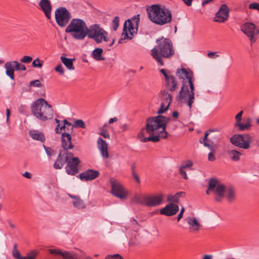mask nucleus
<instances>
[{
	"instance_id": "1",
	"label": "nucleus",
	"mask_w": 259,
	"mask_h": 259,
	"mask_svg": "<svg viewBox=\"0 0 259 259\" xmlns=\"http://www.w3.org/2000/svg\"><path fill=\"white\" fill-rule=\"evenodd\" d=\"M169 119V117L160 115L149 117L146 120L145 127L138 134V138L142 142H157L160 138H166L165 126Z\"/></svg>"
},
{
	"instance_id": "2",
	"label": "nucleus",
	"mask_w": 259,
	"mask_h": 259,
	"mask_svg": "<svg viewBox=\"0 0 259 259\" xmlns=\"http://www.w3.org/2000/svg\"><path fill=\"white\" fill-rule=\"evenodd\" d=\"M179 78L182 79L179 91V103L186 104L191 109L195 99L193 72L189 68L182 67L179 69Z\"/></svg>"
},
{
	"instance_id": "3",
	"label": "nucleus",
	"mask_w": 259,
	"mask_h": 259,
	"mask_svg": "<svg viewBox=\"0 0 259 259\" xmlns=\"http://www.w3.org/2000/svg\"><path fill=\"white\" fill-rule=\"evenodd\" d=\"M148 18L153 23L163 25L170 22L172 14L168 9L160 5H152L146 9Z\"/></svg>"
},
{
	"instance_id": "4",
	"label": "nucleus",
	"mask_w": 259,
	"mask_h": 259,
	"mask_svg": "<svg viewBox=\"0 0 259 259\" xmlns=\"http://www.w3.org/2000/svg\"><path fill=\"white\" fill-rule=\"evenodd\" d=\"M157 46H155L151 50V55L160 65H164L162 57L168 58L174 55L175 51L171 42L169 39L161 38L157 40Z\"/></svg>"
},
{
	"instance_id": "5",
	"label": "nucleus",
	"mask_w": 259,
	"mask_h": 259,
	"mask_svg": "<svg viewBox=\"0 0 259 259\" xmlns=\"http://www.w3.org/2000/svg\"><path fill=\"white\" fill-rule=\"evenodd\" d=\"M32 114L41 121H46L53 118L54 110L52 106L43 98H39L31 106Z\"/></svg>"
},
{
	"instance_id": "6",
	"label": "nucleus",
	"mask_w": 259,
	"mask_h": 259,
	"mask_svg": "<svg viewBox=\"0 0 259 259\" xmlns=\"http://www.w3.org/2000/svg\"><path fill=\"white\" fill-rule=\"evenodd\" d=\"M88 27L86 23L81 19H73L65 29L67 33L77 40H82L87 36Z\"/></svg>"
},
{
	"instance_id": "7",
	"label": "nucleus",
	"mask_w": 259,
	"mask_h": 259,
	"mask_svg": "<svg viewBox=\"0 0 259 259\" xmlns=\"http://www.w3.org/2000/svg\"><path fill=\"white\" fill-rule=\"evenodd\" d=\"M139 22L140 15L138 14L124 22L122 34V37L119 39V44H122L125 39H132L134 35L137 33Z\"/></svg>"
},
{
	"instance_id": "8",
	"label": "nucleus",
	"mask_w": 259,
	"mask_h": 259,
	"mask_svg": "<svg viewBox=\"0 0 259 259\" xmlns=\"http://www.w3.org/2000/svg\"><path fill=\"white\" fill-rule=\"evenodd\" d=\"M87 36L89 38L93 39L97 44H100L103 41L108 42L109 41L107 32L98 24L90 26L88 29Z\"/></svg>"
},
{
	"instance_id": "9",
	"label": "nucleus",
	"mask_w": 259,
	"mask_h": 259,
	"mask_svg": "<svg viewBox=\"0 0 259 259\" xmlns=\"http://www.w3.org/2000/svg\"><path fill=\"white\" fill-rule=\"evenodd\" d=\"M252 140V137L247 134H235L230 139L232 145L243 149H248L250 148Z\"/></svg>"
},
{
	"instance_id": "10",
	"label": "nucleus",
	"mask_w": 259,
	"mask_h": 259,
	"mask_svg": "<svg viewBox=\"0 0 259 259\" xmlns=\"http://www.w3.org/2000/svg\"><path fill=\"white\" fill-rule=\"evenodd\" d=\"M110 182L111 187V193L113 195L121 199H125L127 197L128 192L120 182L114 179H110Z\"/></svg>"
},
{
	"instance_id": "11",
	"label": "nucleus",
	"mask_w": 259,
	"mask_h": 259,
	"mask_svg": "<svg viewBox=\"0 0 259 259\" xmlns=\"http://www.w3.org/2000/svg\"><path fill=\"white\" fill-rule=\"evenodd\" d=\"M55 19L58 25L64 27L71 18L69 11L64 7H60L55 11Z\"/></svg>"
},
{
	"instance_id": "12",
	"label": "nucleus",
	"mask_w": 259,
	"mask_h": 259,
	"mask_svg": "<svg viewBox=\"0 0 259 259\" xmlns=\"http://www.w3.org/2000/svg\"><path fill=\"white\" fill-rule=\"evenodd\" d=\"M69 158L67 162V166L65 167L66 173L68 175L74 176L79 172L78 165L80 160L78 158L74 157L73 154L70 152Z\"/></svg>"
},
{
	"instance_id": "13",
	"label": "nucleus",
	"mask_w": 259,
	"mask_h": 259,
	"mask_svg": "<svg viewBox=\"0 0 259 259\" xmlns=\"http://www.w3.org/2000/svg\"><path fill=\"white\" fill-rule=\"evenodd\" d=\"M256 29V26L250 22H245L241 26V31L248 37L251 45L257 39L256 37H254Z\"/></svg>"
},
{
	"instance_id": "14",
	"label": "nucleus",
	"mask_w": 259,
	"mask_h": 259,
	"mask_svg": "<svg viewBox=\"0 0 259 259\" xmlns=\"http://www.w3.org/2000/svg\"><path fill=\"white\" fill-rule=\"evenodd\" d=\"M160 72L164 75L166 88L170 92L174 91L177 87V81L171 73L165 69H161Z\"/></svg>"
},
{
	"instance_id": "15",
	"label": "nucleus",
	"mask_w": 259,
	"mask_h": 259,
	"mask_svg": "<svg viewBox=\"0 0 259 259\" xmlns=\"http://www.w3.org/2000/svg\"><path fill=\"white\" fill-rule=\"evenodd\" d=\"M145 205L152 207L161 204L164 200V195L158 193L154 195L144 196Z\"/></svg>"
},
{
	"instance_id": "16",
	"label": "nucleus",
	"mask_w": 259,
	"mask_h": 259,
	"mask_svg": "<svg viewBox=\"0 0 259 259\" xmlns=\"http://www.w3.org/2000/svg\"><path fill=\"white\" fill-rule=\"evenodd\" d=\"M229 11L230 10L227 5H222L216 13L213 21L218 23L225 22L229 17Z\"/></svg>"
},
{
	"instance_id": "17",
	"label": "nucleus",
	"mask_w": 259,
	"mask_h": 259,
	"mask_svg": "<svg viewBox=\"0 0 259 259\" xmlns=\"http://www.w3.org/2000/svg\"><path fill=\"white\" fill-rule=\"evenodd\" d=\"M160 98L162 101L160 108L157 111V113L158 114H162L167 110L170 105L172 97L170 93L164 90L161 92Z\"/></svg>"
},
{
	"instance_id": "18",
	"label": "nucleus",
	"mask_w": 259,
	"mask_h": 259,
	"mask_svg": "<svg viewBox=\"0 0 259 259\" xmlns=\"http://www.w3.org/2000/svg\"><path fill=\"white\" fill-rule=\"evenodd\" d=\"M70 152H68L67 151L63 150L60 151L58 157L55 161L53 167L55 169H61L65 164L67 163L69 157V154Z\"/></svg>"
},
{
	"instance_id": "19",
	"label": "nucleus",
	"mask_w": 259,
	"mask_h": 259,
	"mask_svg": "<svg viewBox=\"0 0 259 259\" xmlns=\"http://www.w3.org/2000/svg\"><path fill=\"white\" fill-rule=\"evenodd\" d=\"M226 187L224 185L219 183L217 180L216 186L213 190V192L215 194V200L216 201L221 202L225 196V192Z\"/></svg>"
},
{
	"instance_id": "20",
	"label": "nucleus",
	"mask_w": 259,
	"mask_h": 259,
	"mask_svg": "<svg viewBox=\"0 0 259 259\" xmlns=\"http://www.w3.org/2000/svg\"><path fill=\"white\" fill-rule=\"evenodd\" d=\"M99 176V172L98 170L93 169H88L80 173L78 177L81 181H91Z\"/></svg>"
},
{
	"instance_id": "21",
	"label": "nucleus",
	"mask_w": 259,
	"mask_h": 259,
	"mask_svg": "<svg viewBox=\"0 0 259 259\" xmlns=\"http://www.w3.org/2000/svg\"><path fill=\"white\" fill-rule=\"evenodd\" d=\"M41 10L44 12L46 17L50 19L51 17L52 6L49 0H40L38 3Z\"/></svg>"
},
{
	"instance_id": "22",
	"label": "nucleus",
	"mask_w": 259,
	"mask_h": 259,
	"mask_svg": "<svg viewBox=\"0 0 259 259\" xmlns=\"http://www.w3.org/2000/svg\"><path fill=\"white\" fill-rule=\"evenodd\" d=\"M178 211V206L172 203H169L160 210L161 214L166 216H171L177 213Z\"/></svg>"
},
{
	"instance_id": "23",
	"label": "nucleus",
	"mask_w": 259,
	"mask_h": 259,
	"mask_svg": "<svg viewBox=\"0 0 259 259\" xmlns=\"http://www.w3.org/2000/svg\"><path fill=\"white\" fill-rule=\"evenodd\" d=\"M108 145L107 143H106L105 141L103 140L101 137H99L98 139V148L100 151L102 156L104 158H108L109 157Z\"/></svg>"
},
{
	"instance_id": "24",
	"label": "nucleus",
	"mask_w": 259,
	"mask_h": 259,
	"mask_svg": "<svg viewBox=\"0 0 259 259\" xmlns=\"http://www.w3.org/2000/svg\"><path fill=\"white\" fill-rule=\"evenodd\" d=\"M187 222L190 232L195 233L199 231L201 225L196 218L189 217L187 219Z\"/></svg>"
},
{
	"instance_id": "25",
	"label": "nucleus",
	"mask_w": 259,
	"mask_h": 259,
	"mask_svg": "<svg viewBox=\"0 0 259 259\" xmlns=\"http://www.w3.org/2000/svg\"><path fill=\"white\" fill-rule=\"evenodd\" d=\"M62 146L64 148V150L66 151L73 148V145L71 143V137L69 133L66 132L62 133Z\"/></svg>"
},
{
	"instance_id": "26",
	"label": "nucleus",
	"mask_w": 259,
	"mask_h": 259,
	"mask_svg": "<svg viewBox=\"0 0 259 259\" xmlns=\"http://www.w3.org/2000/svg\"><path fill=\"white\" fill-rule=\"evenodd\" d=\"M6 69V74L12 80L14 79V71L15 68V62L8 61L7 62L4 66Z\"/></svg>"
},
{
	"instance_id": "27",
	"label": "nucleus",
	"mask_w": 259,
	"mask_h": 259,
	"mask_svg": "<svg viewBox=\"0 0 259 259\" xmlns=\"http://www.w3.org/2000/svg\"><path fill=\"white\" fill-rule=\"evenodd\" d=\"M29 135L31 138L35 140L39 141L42 143L45 142L46 140L45 135L39 131L31 130L29 132Z\"/></svg>"
},
{
	"instance_id": "28",
	"label": "nucleus",
	"mask_w": 259,
	"mask_h": 259,
	"mask_svg": "<svg viewBox=\"0 0 259 259\" xmlns=\"http://www.w3.org/2000/svg\"><path fill=\"white\" fill-rule=\"evenodd\" d=\"M69 196L73 199L72 203L75 207L79 209H82L85 208V204L84 201L81 199L79 197L72 196L71 195H69Z\"/></svg>"
},
{
	"instance_id": "29",
	"label": "nucleus",
	"mask_w": 259,
	"mask_h": 259,
	"mask_svg": "<svg viewBox=\"0 0 259 259\" xmlns=\"http://www.w3.org/2000/svg\"><path fill=\"white\" fill-rule=\"evenodd\" d=\"M225 194H226V198L229 202L231 203L233 202L235 199V192L233 187H227Z\"/></svg>"
},
{
	"instance_id": "30",
	"label": "nucleus",
	"mask_w": 259,
	"mask_h": 259,
	"mask_svg": "<svg viewBox=\"0 0 259 259\" xmlns=\"http://www.w3.org/2000/svg\"><path fill=\"white\" fill-rule=\"evenodd\" d=\"M61 60L63 64L66 68L70 70H73L74 67L73 66V61L75 60L74 58H67L64 56H61Z\"/></svg>"
},
{
	"instance_id": "31",
	"label": "nucleus",
	"mask_w": 259,
	"mask_h": 259,
	"mask_svg": "<svg viewBox=\"0 0 259 259\" xmlns=\"http://www.w3.org/2000/svg\"><path fill=\"white\" fill-rule=\"evenodd\" d=\"M103 50L101 48L95 49L92 53L93 58L97 61H104L105 58L103 57L102 55L103 53Z\"/></svg>"
},
{
	"instance_id": "32",
	"label": "nucleus",
	"mask_w": 259,
	"mask_h": 259,
	"mask_svg": "<svg viewBox=\"0 0 259 259\" xmlns=\"http://www.w3.org/2000/svg\"><path fill=\"white\" fill-rule=\"evenodd\" d=\"M235 126L238 127L239 130L241 131L248 130L251 126V120L250 118H247L244 123L241 122Z\"/></svg>"
},
{
	"instance_id": "33",
	"label": "nucleus",
	"mask_w": 259,
	"mask_h": 259,
	"mask_svg": "<svg viewBox=\"0 0 259 259\" xmlns=\"http://www.w3.org/2000/svg\"><path fill=\"white\" fill-rule=\"evenodd\" d=\"M229 155L232 161H238L239 160L242 154L237 150H232L229 152Z\"/></svg>"
},
{
	"instance_id": "34",
	"label": "nucleus",
	"mask_w": 259,
	"mask_h": 259,
	"mask_svg": "<svg viewBox=\"0 0 259 259\" xmlns=\"http://www.w3.org/2000/svg\"><path fill=\"white\" fill-rule=\"evenodd\" d=\"M63 258L65 259H81L78 254L68 251H65L63 254Z\"/></svg>"
},
{
	"instance_id": "35",
	"label": "nucleus",
	"mask_w": 259,
	"mask_h": 259,
	"mask_svg": "<svg viewBox=\"0 0 259 259\" xmlns=\"http://www.w3.org/2000/svg\"><path fill=\"white\" fill-rule=\"evenodd\" d=\"M216 182H217V180H215V179H211L209 180L208 189L206 192V194L207 195H209L210 193V192H213V190L216 186Z\"/></svg>"
},
{
	"instance_id": "36",
	"label": "nucleus",
	"mask_w": 259,
	"mask_h": 259,
	"mask_svg": "<svg viewBox=\"0 0 259 259\" xmlns=\"http://www.w3.org/2000/svg\"><path fill=\"white\" fill-rule=\"evenodd\" d=\"M132 201L138 204L145 205L144 196L140 197L138 195L136 194L132 199Z\"/></svg>"
},
{
	"instance_id": "37",
	"label": "nucleus",
	"mask_w": 259,
	"mask_h": 259,
	"mask_svg": "<svg viewBox=\"0 0 259 259\" xmlns=\"http://www.w3.org/2000/svg\"><path fill=\"white\" fill-rule=\"evenodd\" d=\"M12 254L13 256L17 259H20L22 257L21 256L19 250L17 249V245L16 243L14 244L12 250Z\"/></svg>"
},
{
	"instance_id": "38",
	"label": "nucleus",
	"mask_w": 259,
	"mask_h": 259,
	"mask_svg": "<svg viewBox=\"0 0 259 259\" xmlns=\"http://www.w3.org/2000/svg\"><path fill=\"white\" fill-rule=\"evenodd\" d=\"M14 62L15 69L16 71H25L26 70V67L24 65L17 61H14Z\"/></svg>"
},
{
	"instance_id": "39",
	"label": "nucleus",
	"mask_w": 259,
	"mask_h": 259,
	"mask_svg": "<svg viewBox=\"0 0 259 259\" xmlns=\"http://www.w3.org/2000/svg\"><path fill=\"white\" fill-rule=\"evenodd\" d=\"M74 127L85 128V124L81 119H77L74 121L73 124Z\"/></svg>"
},
{
	"instance_id": "40",
	"label": "nucleus",
	"mask_w": 259,
	"mask_h": 259,
	"mask_svg": "<svg viewBox=\"0 0 259 259\" xmlns=\"http://www.w3.org/2000/svg\"><path fill=\"white\" fill-rule=\"evenodd\" d=\"M192 165H193V163L191 161L187 160V161H184L183 162H182V163L181 164V165L179 167V168L183 169H185L190 168V167H191L192 166Z\"/></svg>"
},
{
	"instance_id": "41",
	"label": "nucleus",
	"mask_w": 259,
	"mask_h": 259,
	"mask_svg": "<svg viewBox=\"0 0 259 259\" xmlns=\"http://www.w3.org/2000/svg\"><path fill=\"white\" fill-rule=\"evenodd\" d=\"M119 18L118 16H116L112 21V28L114 30L116 31L117 29L119 26Z\"/></svg>"
},
{
	"instance_id": "42",
	"label": "nucleus",
	"mask_w": 259,
	"mask_h": 259,
	"mask_svg": "<svg viewBox=\"0 0 259 259\" xmlns=\"http://www.w3.org/2000/svg\"><path fill=\"white\" fill-rule=\"evenodd\" d=\"M43 64V61L39 60L38 58L35 59L32 62V65L33 67L41 68Z\"/></svg>"
},
{
	"instance_id": "43",
	"label": "nucleus",
	"mask_w": 259,
	"mask_h": 259,
	"mask_svg": "<svg viewBox=\"0 0 259 259\" xmlns=\"http://www.w3.org/2000/svg\"><path fill=\"white\" fill-rule=\"evenodd\" d=\"M43 147L48 156L51 157L55 154L54 150L51 148L47 147L45 145H43Z\"/></svg>"
},
{
	"instance_id": "44",
	"label": "nucleus",
	"mask_w": 259,
	"mask_h": 259,
	"mask_svg": "<svg viewBox=\"0 0 259 259\" xmlns=\"http://www.w3.org/2000/svg\"><path fill=\"white\" fill-rule=\"evenodd\" d=\"M100 132L98 133V134L102 136L104 138L109 139L110 138V135L109 133L103 127H101L99 129Z\"/></svg>"
},
{
	"instance_id": "45",
	"label": "nucleus",
	"mask_w": 259,
	"mask_h": 259,
	"mask_svg": "<svg viewBox=\"0 0 259 259\" xmlns=\"http://www.w3.org/2000/svg\"><path fill=\"white\" fill-rule=\"evenodd\" d=\"M167 201L172 202H177L178 201V193H176L175 195H168Z\"/></svg>"
},
{
	"instance_id": "46",
	"label": "nucleus",
	"mask_w": 259,
	"mask_h": 259,
	"mask_svg": "<svg viewBox=\"0 0 259 259\" xmlns=\"http://www.w3.org/2000/svg\"><path fill=\"white\" fill-rule=\"evenodd\" d=\"M32 60V58L29 56H24L20 59V62L22 63H29Z\"/></svg>"
},
{
	"instance_id": "47",
	"label": "nucleus",
	"mask_w": 259,
	"mask_h": 259,
	"mask_svg": "<svg viewBox=\"0 0 259 259\" xmlns=\"http://www.w3.org/2000/svg\"><path fill=\"white\" fill-rule=\"evenodd\" d=\"M243 113V112L242 110L240 111L239 113H238L235 116L236 123L235 124V126L237 125V124L241 123Z\"/></svg>"
},
{
	"instance_id": "48",
	"label": "nucleus",
	"mask_w": 259,
	"mask_h": 259,
	"mask_svg": "<svg viewBox=\"0 0 259 259\" xmlns=\"http://www.w3.org/2000/svg\"><path fill=\"white\" fill-rule=\"evenodd\" d=\"M49 251L54 254H59L62 256L63 257V254L65 253L64 252H62L60 250L57 249H50L49 250Z\"/></svg>"
},
{
	"instance_id": "49",
	"label": "nucleus",
	"mask_w": 259,
	"mask_h": 259,
	"mask_svg": "<svg viewBox=\"0 0 259 259\" xmlns=\"http://www.w3.org/2000/svg\"><path fill=\"white\" fill-rule=\"evenodd\" d=\"M29 84L30 86L34 87H41L42 86L40 81L38 79L30 81Z\"/></svg>"
},
{
	"instance_id": "50",
	"label": "nucleus",
	"mask_w": 259,
	"mask_h": 259,
	"mask_svg": "<svg viewBox=\"0 0 259 259\" xmlns=\"http://www.w3.org/2000/svg\"><path fill=\"white\" fill-rule=\"evenodd\" d=\"M105 259H123V258L119 254H114L107 255Z\"/></svg>"
},
{
	"instance_id": "51",
	"label": "nucleus",
	"mask_w": 259,
	"mask_h": 259,
	"mask_svg": "<svg viewBox=\"0 0 259 259\" xmlns=\"http://www.w3.org/2000/svg\"><path fill=\"white\" fill-rule=\"evenodd\" d=\"M215 150L213 151H210L208 155V160L209 161H213L215 160V157L214 156Z\"/></svg>"
},
{
	"instance_id": "52",
	"label": "nucleus",
	"mask_w": 259,
	"mask_h": 259,
	"mask_svg": "<svg viewBox=\"0 0 259 259\" xmlns=\"http://www.w3.org/2000/svg\"><path fill=\"white\" fill-rule=\"evenodd\" d=\"M249 9H253L258 10L259 9V4L257 3H252L249 5Z\"/></svg>"
},
{
	"instance_id": "53",
	"label": "nucleus",
	"mask_w": 259,
	"mask_h": 259,
	"mask_svg": "<svg viewBox=\"0 0 259 259\" xmlns=\"http://www.w3.org/2000/svg\"><path fill=\"white\" fill-rule=\"evenodd\" d=\"M55 70L56 71L59 72L60 74H63L64 72V68L61 64H58L56 67Z\"/></svg>"
},
{
	"instance_id": "54",
	"label": "nucleus",
	"mask_w": 259,
	"mask_h": 259,
	"mask_svg": "<svg viewBox=\"0 0 259 259\" xmlns=\"http://www.w3.org/2000/svg\"><path fill=\"white\" fill-rule=\"evenodd\" d=\"M209 135V131H207L205 134V135L204 136V138L203 139H200L199 140V142L201 143V144H204V142H208V136Z\"/></svg>"
},
{
	"instance_id": "55",
	"label": "nucleus",
	"mask_w": 259,
	"mask_h": 259,
	"mask_svg": "<svg viewBox=\"0 0 259 259\" xmlns=\"http://www.w3.org/2000/svg\"><path fill=\"white\" fill-rule=\"evenodd\" d=\"M217 54V52H209L207 53V56L209 58L214 59L219 57Z\"/></svg>"
},
{
	"instance_id": "56",
	"label": "nucleus",
	"mask_w": 259,
	"mask_h": 259,
	"mask_svg": "<svg viewBox=\"0 0 259 259\" xmlns=\"http://www.w3.org/2000/svg\"><path fill=\"white\" fill-rule=\"evenodd\" d=\"M179 174L182 176V177L185 179V180L188 179V177L187 176V174L185 169H181L179 168Z\"/></svg>"
},
{
	"instance_id": "57",
	"label": "nucleus",
	"mask_w": 259,
	"mask_h": 259,
	"mask_svg": "<svg viewBox=\"0 0 259 259\" xmlns=\"http://www.w3.org/2000/svg\"><path fill=\"white\" fill-rule=\"evenodd\" d=\"M63 123H64V124L66 125V128L67 129H68L69 127H71V130H72L73 127H74V126L73 125H72V124L71 123H70L69 122H68L66 119H65L63 121Z\"/></svg>"
},
{
	"instance_id": "58",
	"label": "nucleus",
	"mask_w": 259,
	"mask_h": 259,
	"mask_svg": "<svg viewBox=\"0 0 259 259\" xmlns=\"http://www.w3.org/2000/svg\"><path fill=\"white\" fill-rule=\"evenodd\" d=\"M55 121L57 123V125L56 127L55 128V132L57 134H59V133H60V131H59V127H60V121L57 118H56L55 119Z\"/></svg>"
},
{
	"instance_id": "59",
	"label": "nucleus",
	"mask_w": 259,
	"mask_h": 259,
	"mask_svg": "<svg viewBox=\"0 0 259 259\" xmlns=\"http://www.w3.org/2000/svg\"><path fill=\"white\" fill-rule=\"evenodd\" d=\"M132 175H133L134 178L135 179L136 182L137 183H138V184H140V179L139 177L138 176V175L134 171H133Z\"/></svg>"
},
{
	"instance_id": "60",
	"label": "nucleus",
	"mask_w": 259,
	"mask_h": 259,
	"mask_svg": "<svg viewBox=\"0 0 259 259\" xmlns=\"http://www.w3.org/2000/svg\"><path fill=\"white\" fill-rule=\"evenodd\" d=\"M203 144L205 147H207L210 150V151L215 150L214 147L208 142H204Z\"/></svg>"
},
{
	"instance_id": "61",
	"label": "nucleus",
	"mask_w": 259,
	"mask_h": 259,
	"mask_svg": "<svg viewBox=\"0 0 259 259\" xmlns=\"http://www.w3.org/2000/svg\"><path fill=\"white\" fill-rule=\"evenodd\" d=\"M184 3L187 6H191L192 5L193 0H182Z\"/></svg>"
},
{
	"instance_id": "62",
	"label": "nucleus",
	"mask_w": 259,
	"mask_h": 259,
	"mask_svg": "<svg viewBox=\"0 0 259 259\" xmlns=\"http://www.w3.org/2000/svg\"><path fill=\"white\" fill-rule=\"evenodd\" d=\"M23 177H24L27 179H31L32 177V175L30 172H27V171L25 172L23 174Z\"/></svg>"
},
{
	"instance_id": "63",
	"label": "nucleus",
	"mask_w": 259,
	"mask_h": 259,
	"mask_svg": "<svg viewBox=\"0 0 259 259\" xmlns=\"http://www.w3.org/2000/svg\"><path fill=\"white\" fill-rule=\"evenodd\" d=\"M34 255H29L26 256L22 257V258L20 259H34Z\"/></svg>"
},
{
	"instance_id": "64",
	"label": "nucleus",
	"mask_w": 259,
	"mask_h": 259,
	"mask_svg": "<svg viewBox=\"0 0 259 259\" xmlns=\"http://www.w3.org/2000/svg\"><path fill=\"white\" fill-rule=\"evenodd\" d=\"M117 120H118V119H117V117L112 118H110L109 119L108 122H109V124H111V123H113L114 122L117 121Z\"/></svg>"
}]
</instances>
